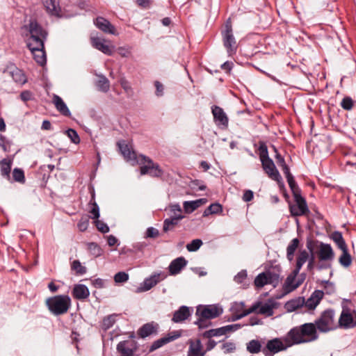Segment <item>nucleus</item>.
<instances>
[{"label":"nucleus","mask_w":356,"mask_h":356,"mask_svg":"<svg viewBox=\"0 0 356 356\" xmlns=\"http://www.w3.org/2000/svg\"><path fill=\"white\" fill-rule=\"evenodd\" d=\"M275 151L276 152L275 159H276V162H277V165L281 168L282 167H284V165H287L285 162L284 158L280 153L277 152L276 148H275Z\"/></svg>","instance_id":"e2e57ef3"},{"label":"nucleus","mask_w":356,"mask_h":356,"mask_svg":"<svg viewBox=\"0 0 356 356\" xmlns=\"http://www.w3.org/2000/svg\"><path fill=\"white\" fill-rule=\"evenodd\" d=\"M331 238L340 250L348 248L343 238L342 234L340 232H334L331 235Z\"/></svg>","instance_id":"58836bf2"},{"label":"nucleus","mask_w":356,"mask_h":356,"mask_svg":"<svg viewBox=\"0 0 356 356\" xmlns=\"http://www.w3.org/2000/svg\"><path fill=\"white\" fill-rule=\"evenodd\" d=\"M154 86L156 87V95L158 97H161L163 95L164 88L163 84L159 81H156L154 82Z\"/></svg>","instance_id":"774afa93"},{"label":"nucleus","mask_w":356,"mask_h":356,"mask_svg":"<svg viewBox=\"0 0 356 356\" xmlns=\"http://www.w3.org/2000/svg\"><path fill=\"white\" fill-rule=\"evenodd\" d=\"M287 180V182L289 184V186L292 191V193L293 195V197L296 196V195H301V191L300 189V188L298 186V185L296 184V181L294 179V177H291V178H289Z\"/></svg>","instance_id":"8fccbe9b"},{"label":"nucleus","mask_w":356,"mask_h":356,"mask_svg":"<svg viewBox=\"0 0 356 356\" xmlns=\"http://www.w3.org/2000/svg\"><path fill=\"white\" fill-rule=\"evenodd\" d=\"M0 147L4 152H9L10 151L11 142L4 136L0 135Z\"/></svg>","instance_id":"6e6d98bb"},{"label":"nucleus","mask_w":356,"mask_h":356,"mask_svg":"<svg viewBox=\"0 0 356 356\" xmlns=\"http://www.w3.org/2000/svg\"><path fill=\"white\" fill-rule=\"evenodd\" d=\"M207 202V198H200L193 201H185L183 204L184 209L186 213H191Z\"/></svg>","instance_id":"c756f323"},{"label":"nucleus","mask_w":356,"mask_h":356,"mask_svg":"<svg viewBox=\"0 0 356 356\" xmlns=\"http://www.w3.org/2000/svg\"><path fill=\"white\" fill-rule=\"evenodd\" d=\"M222 348L225 353H232L236 349V346L233 342H226L222 344Z\"/></svg>","instance_id":"0e129e2a"},{"label":"nucleus","mask_w":356,"mask_h":356,"mask_svg":"<svg viewBox=\"0 0 356 356\" xmlns=\"http://www.w3.org/2000/svg\"><path fill=\"white\" fill-rule=\"evenodd\" d=\"M304 302L305 299L303 298H298L288 301L286 303L285 307L288 311L293 312L302 307L304 305Z\"/></svg>","instance_id":"e433bc0d"},{"label":"nucleus","mask_w":356,"mask_h":356,"mask_svg":"<svg viewBox=\"0 0 356 356\" xmlns=\"http://www.w3.org/2000/svg\"><path fill=\"white\" fill-rule=\"evenodd\" d=\"M191 186L193 189L198 191H204L207 188L204 184L197 179L193 181Z\"/></svg>","instance_id":"69168bd1"},{"label":"nucleus","mask_w":356,"mask_h":356,"mask_svg":"<svg viewBox=\"0 0 356 356\" xmlns=\"http://www.w3.org/2000/svg\"><path fill=\"white\" fill-rule=\"evenodd\" d=\"M339 327L344 329H350L356 327V312H350L348 308L343 309L339 318Z\"/></svg>","instance_id":"ddd939ff"},{"label":"nucleus","mask_w":356,"mask_h":356,"mask_svg":"<svg viewBox=\"0 0 356 356\" xmlns=\"http://www.w3.org/2000/svg\"><path fill=\"white\" fill-rule=\"evenodd\" d=\"M247 280H248V274H247V271L245 270H242L240 272H238L237 273V275H236L234 276V280L236 283L243 285V288H245L246 286L248 285L247 283Z\"/></svg>","instance_id":"de8ad7c7"},{"label":"nucleus","mask_w":356,"mask_h":356,"mask_svg":"<svg viewBox=\"0 0 356 356\" xmlns=\"http://www.w3.org/2000/svg\"><path fill=\"white\" fill-rule=\"evenodd\" d=\"M53 102L55 104L56 109L64 116H70L71 113L67 108V105L61 97L55 95L53 97Z\"/></svg>","instance_id":"2f4dec72"},{"label":"nucleus","mask_w":356,"mask_h":356,"mask_svg":"<svg viewBox=\"0 0 356 356\" xmlns=\"http://www.w3.org/2000/svg\"><path fill=\"white\" fill-rule=\"evenodd\" d=\"M10 75L13 80L19 84H24L26 82V79L23 72L15 67L10 72Z\"/></svg>","instance_id":"4c0bfd02"},{"label":"nucleus","mask_w":356,"mask_h":356,"mask_svg":"<svg viewBox=\"0 0 356 356\" xmlns=\"http://www.w3.org/2000/svg\"><path fill=\"white\" fill-rule=\"evenodd\" d=\"M89 225V217L83 216L77 223V227L80 232H85Z\"/></svg>","instance_id":"864d4df0"},{"label":"nucleus","mask_w":356,"mask_h":356,"mask_svg":"<svg viewBox=\"0 0 356 356\" xmlns=\"http://www.w3.org/2000/svg\"><path fill=\"white\" fill-rule=\"evenodd\" d=\"M95 24L101 31L106 33H110L112 35H118L115 28L111 22L102 17H98L95 21Z\"/></svg>","instance_id":"b1692460"},{"label":"nucleus","mask_w":356,"mask_h":356,"mask_svg":"<svg viewBox=\"0 0 356 356\" xmlns=\"http://www.w3.org/2000/svg\"><path fill=\"white\" fill-rule=\"evenodd\" d=\"M341 250L342 254L340 256L339 261L341 266L344 267H348L351 265L352 259L350 254L348 252V248Z\"/></svg>","instance_id":"c03bdc74"},{"label":"nucleus","mask_w":356,"mask_h":356,"mask_svg":"<svg viewBox=\"0 0 356 356\" xmlns=\"http://www.w3.org/2000/svg\"><path fill=\"white\" fill-rule=\"evenodd\" d=\"M317 257L320 261L316 266L318 270L330 268L331 264L327 262L332 261L334 258V252L332 246L328 243L320 242Z\"/></svg>","instance_id":"6e6552de"},{"label":"nucleus","mask_w":356,"mask_h":356,"mask_svg":"<svg viewBox=\"0 0 356 356\" xmlns=\"http://www.w3.org/2000/svg\"><path fill=\"white\" fill-rule=\"evenodd\" d=\"M181 337V332L178 330L171 332L167 336L160 338L152 343L149 351L153 352L163 346L170 343Z\"/></svg>","instance_id":"6ab92c4d"},{"label":"nucleus","mask_w":356,"mask_h":356,"mask_svg":"<svg viewBox=\"0 0 356 356\" xmlns=\"http://www.w3.org/2000/svg\"><path fill=\"white\" fill-rule=\"evenodd\" d=\"M129 280V275L125 272H118L114 276V281L116 283H123Z\"/></svg>","instance_id":"4d7b16f0"},{"label":"nucleus","mask_w":356,"mask_h":356,"mask_svg":"<svg viewBox=\"0 0 356 356\" xmlns=\"http://www.w3.org/2000/svg\"><path fill=\"white\" fill-rule=\"evenodd\" d=\"M10 182H18L24 184L26 182L24 171L22 168H15L12 172Z\"/></svg>","instance_id":"f704fd0d"},{"label":"nucleus","mask_w":356,"mask_h":356,"mask_svg":"<svg viewBox=\"0 0 356 356\" xmlns=\"http://www.w3.org/2000/svg\"><path fill=\"white\" fill-rule=\"evenodd\" d=\"M281 269L278 266L272 267L265 272L259 273L254 279L256 288H262L266 284L276 287L280 283Z\"/></svg>","instance_id":"423d86ee"},{"label":"nucleus","mask_w":356,"mask_h":356,"mask_svg":"<svg viewBox=\"0 0 356 356\" xmlns=\"http://www.w3.org/2000/svg\"><path fill=\"white\" fill-rule=\"evenodd\" d=\"M354 106V101L350 97H345L341 102V106L346 111H350Z\"/></svg>","instance_id":"5fc2aeb1"},{"label":"nucleus","mask_w":356,"mask_h":356,"mask_svg":"<svg viewBox=\"0 0 356 356\" xmlns=\"http://www.w3.org/2000/svg\"><path fill=\"white\" fill-rule=\"evenodd\" d=\"M119 149L127 161L137 162L141 165L140 170L141 175L148 174L152 177H159L163 174V170L159 164L154 163L153 161L144 155H140L137 159L136 152L133 150L131 145L124 140H120L118 143Z\"/></svg>","instance_id":"f03ea898"},{"label":"nucleus","mask_w":356,"mask_h":356,"mask_svg":"<svg viewBox=\"0 0 356 356\" xmlns=\"http://www.w3.org/2000/svg\"><path fill=\"white\" fill-rule=\"evenodd\" d=\"M191 316V311L190 310V308L187 306L183 305L174 312L172 321L175 323H182Z\"/></svg>","instance_id":"393cba45"},{"label":"nucleus","mask_w":356,"mask_h":356,"mask_svg":"<svg viewBox=\"0 0 356 356\" xmlns=\"http://www.w3.org/2000/svg\"><path fill=\"white\" fill-rule=\"evenodd\" d=\"M87 249L88 252L94 257L100 256L102 254V249L96 243H88L87 244Z\"/></svg>","instance_id":"09e8293b"},{"label":"nucleus","mask_w":356,"mask_h":356,"mask_svg":"<svg viewBox=\"0 0 356 356\" xmlns=\"http://www.w3.org/2000/svg\"><path fill=\"white\" fill-rule=\"evenodd\" d=\"M241 327L239 324L228 325L216 329H211L205 331L202 336L204 338L211 339L213 337H219L226 334L227 332L235 331Z\"/></svg>","instance_id":"a211bd4d"},{"label":"nucleus","mask_w":356,"mask_h":356,"mask_svg":"<svg viewBox=\"0 0 356 356\" xmlns=\"http://www.w3.org/2000/svg\"><path fill=\"white\" fill-rule=\"evenodd\" d=\"M222 211V205L219 203H213L207 207L204 213L203 216H207L210 214H218Z\"/></svg>","instance_id":"a18cd8bd"},{"label":"nucleus","mask_w":356,"mask_h":356,"mask_svg":"<svg viewBox=\"0 0 356 356\" xmlns=\"http://www.w3.org/2000/svg\"><path fill=\"white\" fill-rule=\"evenodd\" d=\"M254 305L258 307L257 310L254 312L257 314L266 315V316H270L273 314V307L272 305L268 303L261 304L258 302Z\"/></svg>","instance_id":"72a5a7b5"},{"label":"nucleus","mask_w":356,"mask_h":356,"mask_svg":"<svg viewBox=\"0 0 356 356\" xmlns=\"http://www.w3.org/2000/svg\"><path fill=\"white\" fill-rule=\"evenodd\" d=\"M31 35L27 46L31 51L35 62L41 66L47 63L44 42L47 37V32L36 20H31L29 26Z\"/></svg>","instance_id":"f257e3e1"},{"label":"nucleus","mask_w":356,"mask_h":356,"mask_svg":"<svg viewBox=\"0 0 356 356\" xmlns=\"http://www.w3.org/2000/svg\"><path fill=\"white\" fill-rule=\"evenodd\" d=\"M299 240L298 238H293L290 243L289 244L287 249H286V257L287 259L291 261L293 259L294 253L296 250V249L298 247L299 245Z\"/></svg>","instance_id":"ea45409f"},{"label":"nucleus","mask_w":356,"mask_h":356,"mask_svg":"<svg viewBox=\"0 0 356 356\" xmlns=\"http://www.w3.org/2000/svg\"><path fill=\"white\" fill-rule=\"evenodd\" d=\"M72 295L76 300H85L89 297L90 291L86 285L78 284L74 286Z\"/></svg>","instance_id":"c85d7f7f"},{"label":"nucleus","mask_w":356,"mask_h":356,"mask_svg":"<svg viewBox=\"0 0 356 356\" xmlns=\"http://www.w3.org/2000/svg\"><path fill=\"white\" fill-rule=\"evenodd\" d=\"M12 164L13 160L10 159H3L0 161L1 175L8 181H10L11 179L10 171Z\"/></svg>","instance_id":"7c9ffc66"},{"label":"nucleus","mask_w":356,"mask_h":356,"mask_svg":"<svg viewBox=\"0 0 356 356\" xmlns=\"http://www.w3.org/2000/svg\"><path fill=\"white\" fill-rule=\"evenodd\" d=\"M195 323L198 326L200 329L206 328L211 325V323L209 321L208 319L201 318L200 316H198V318L195 322Z\"/></svg>","instance_id":"052dcab7"},{"label":"nucleus","mask_w":356,"mask_h":356,"mask_svg":"<svg viewBox=\"0 0 356 356\" xmlns=\"http://www.w3.org/2000/svg\"><path fill=\"white\" fill-rule=\"evenodd\" d=\"M211 112L213 116V120L216 124L224 129L228 127L229 119L223 109L216 105L211 107Z\"/></svg>","instance_id":"2eb2a0df"},{"label":"nucleus","mask_w":356,"mask_h":356,"mask_svg":"<svg viewBox=\"0 0 356 356\" xmlns=\"http://www.w3.org/2000/svg\"><path fill=\"white\" fill-rule=\"evenodd\" d=\"M222 42L229 56L236 54L238 48L236 40L233 34L231 19L229 18L225 24V30L222 31Z\"/></svg>","instance_id":"1a4fd4ad"},{"label":"nucleus","mask_w":356,"mask_h":356,"mask_svg":"<svg viewBox=\"0 0 356 356\" xmlns=\"http://www.w3.org/2000/svg\"><path fill=\"white\" fill-rule=\"evenodd\" d=\"M96 220H97L95 221L96 227L99 232H101L102 233H104V234L109 232V227H108V225L106 224H105L102 221L98 220L97 219H96Z\"/></svg>","instance_id":"680f3d73"},{"label":"nucleus","mask_w":356,"mask_h":356,"mask_svg":"<svg viewBox=\"0 0 356 356\" xmlns=\"http://www.w3.org/2000/svg\"><path fill=\"white\" fill-rule=\"evenodd\" d=\"M314 324L317 330L321 332H327L336 328L334 311L328 309L323 312L318 318L315 321Z\"/></svg>","instance_id":"0eeeda50"},{"label":"nucleus","mask_w":356,"mask_h":356,"mask_svg":"<svg viewBox=\"0 0 356 356\" xmlns=\"http://www.w3.org/2000/svg\"><path fill=\"white\" fill-rule=\"evenodd\" d=\"M289 347L287 342L284 343L280 338H275L267 341L266 346L262 348V353L264 356H273Z\"/></svg>","instance_id":"9d476101"},{"label":"nucleus","mask_w":356,"mask_h":356,"mask_svg":"<svg viewBox=\"0 0 356 356\" xmlns=\"http://www.w3.org/2000/svg\"><path fill=\"white\" fill-rule=\"evenodd\" d=\"M323 296L324 293L323 291L316 290L312 293L311 296L305 301L304 304L309 309H314L320 303Z\"/></svg>","instance_id":"bb28decb"},{"label":"nucleus","mask_w":356,"mask_h":356,"mask_svg":"<svg viewBox=\"0 0 356 356\" xmlns=\"http://www.w3.org/2000/svg\"><path fill=\"white\" fill-rule=\"evenodd\" d=\"M117 316L118 314H115L105 316L102 320V328L106 331L112 327L116 322Z\"/></svg>","instance_id":"a19ab883"},{"label":"nucleus","mask_w":356,"mask_h":356,"mask_svg":"<svg viewBox=\"0 0 356 356\" xmlns=\"http://www.w3.org/2000/svg\"><path fill=\"white\" fill-rule=\"evenodd\" d=\"M116 349L120 356H133L136 346L134 341L125 340L119 342Z\"/></svg>","instance_id":"412c9836"},{"label":"nucleus","mask_w":356,"mask_h":356,"mask_svg":"<svg viewBox=\"0 0 356 356\" xmlns=\"http://www.w3.org/2000/svg\"><path fill=\"white\" fill-rule=\"evenodd\" d=\"M159 236V232L157 229L149 227L147 229L145 232V238H156Z\"/></svg>","instance_id":"bf43d9fd"},{"label":"nucleus","mask_w":356,"mask_h":356,"mask_svg":"<svg viewBox=\"0 0 356 356\" xmlns=\"http://www.w3.org/2000/svg\"><path fill=\"white\" fill-rule=\"evenodd\" d=\"M163 278L161 277L160 273H155L147 277L144 280L143 283L140 284V286L137 288L136 292L141 293L150 290L154 286H156L159 282H160Z\"/></svg>","instance_id":"aec40b11"},{"label":"nucleus","mask_w":356,"mask_h":356,"mask_svg":"<svg viewBox=\"0 0 356 356\" xmlns=\"http://www.w3.org/2000/svg\"><path fill=\"white\" fill-rule=\"evenodd\" d=\"M308 259H309V252L305 250H300L298 252V254L297 256L296 265L294 270L300 272L302 266L307 261Z\"/></svg>","instance_id":"c9c22d12"},{"label":"nucleus","mask_w":356,"mask_h":356,"mask_svg":"<svg viewBox=\"0 0 356 356\" xmlns=\"http://www.w3.org/2000/svg\"><path fill=\"white\" fill-rule=\"evenodd\" d=\"M244 307L245 304L243 302H235L232 306L231 309L233 314L232 321H237L248 316V314L256 311L258 307L257 305H252L250 308L248 309H245Z\"/></svg>","instance_id":"4468645a"},{"label":"nucleus","mask_w":356,"mask_h":356,"mask_svg":"<svg viewBox=\"0 0 356 356\" xmlns=\"http://www.w3.org/2000/svg\"><path fill=\"white\" fill-rule=\"evenodd\" d=\"M47 12L53 16H59L61 13L59 0H42Z\"/></svg>","instance_id":"a878e982"},{"label":"nucleus","mask_w":356,"mask_h":356,"mask_svg":"<svg viewBox=\"0 0 356 356\" xmlns=\"http://www.w3.org/2000/svg\"><path fill=\"white\" fill-rule=\"evenodd\" d=\"M66 132L73 143L79 144L80 143V138L74 129H69Z\"/></svg>","instance_id":"13d9d810"},{"label":"nucleus","mask_w":356,"mask_h":356,"mask_svg":"<svg viewBox=\"0 0 356 356\" xmlns=\"http://www.w3.org/2000/svg\"><path fill=\"white\" fill-rule=\"evenodd\" d=\"M222 313V309L216 305H210L200 306L197 308L196 315L208 320L218 317Z\"/></svg>","instance_id":"f8f14e48"},{"label":"nucleus","mask_w":356,"mask_h":356,"mask_svg":"<svg viewBox=\"0 0 356 356\" xmlns=\"http://www.w3.org/2000/svg\"><path fill=\"white\" fill-rule=\"evenodd\" d=\"M318 338V330L313 323H306L291 328L284 337V342L288 343V346L309 343Z\"/></svg>","instance_id":"7ed1b4c3"},{"label":"nucleus","mask_w":356,"mask_h":356,"mask_svg":"<svg viewBox=\"0 0 356 356\" xmlns=\"http://www.w3.org/2000/svg\"><path fill=\"white\" fill-rule=\"evenodd\" d=\"M90 40L92 47L95 49L108 56L113 54L114 47L111 45L109 40L99 37H92Z\"/></svg>","instance_id":"dca6fc26"},{"label":"nucleus","mask_w":356,"mask_h":356,"mask_svg":"<svg viewBox=\"0 0 356 356\" xmlns=\"http://www.w3.org/2000/svg\"><path fill=\"white\" fill-rule=\"evenodd\" d=\"M247 350L252 354L259 353L262 352L261 344L259 341L252 339L247 343Z\"/></svg>","instance_id":"37998d69"},{"label":"nucleus","mask_w":356,"mask_h":356,"mask_svg":"<svg viewBox=\"0 0 356 356\" xmlns=\"http://www.w3.org/2000/svg\"><path fill=\"white\" fill-rule=\"evenodd\" d=\"M202 241L201 239H194L186 245V249L189 252H195L201 247Z\"/></svg>","instance_id":"603ef678"},{"label":"nucleus","mask_w":356,"mask_h":356,"mask_svg":"<svg viewBox=\"0 0 356 356\" xmlns=\"http://www.w3.org/2000/svg\"><path fill=\"white\" fill-rule=\"evenodd\" d=\"M71 298L67 295H58L48 298L45 304L50 313L60 316L67 312L71 307Z\"/></svg>","instance_id":"39448f33"},{"label":"nucleus","mask_w":356,"mask_h":356,"mask_svg":"<svg viewBox=\"0 0 356 356\" xmlns=\"http://www.w3.org/2000/svg\"><path fill=\"white\" fill-rule=\"evenodd\" d=\"M186 264L187 261L183 257H180L172 260L168 267L170 275H175L179 274Z\"/></svg>","instance_id":"cd10ccee"},{"label":"nucleus","mask_w":356,"mask_h":356,"mask_svg":"<svg viewBox=\"0 0 356 356\" xmlns=\"http://www.w3.org/2000/svg\"><path fill=\"white\" fill-rule=\"evenodd\" d=\"M259 150V159L265 172L268 175L269 178L276 181L280 186L284 187L282 178L279 171L277 170L274 162L268 156L267 146L264 143L261 144Z\"/></svg>","instance_id":"20e7f679"},{"label":"nucleus","mask_w":356,"mask_h":356,"mask_svg":"<svg viewBox=\"0 0 356 356\" xmlns=\"http://www.w3.org/2000/svg\"><path fill=\"white\" fill-rule=\"evenodd\" d=\"M184 216L181 214L176 215L171 218H167L163 222V230L164 232H167L172 230L175 225L178 224L179 220H181Z\"/></svg>","instance_id":"473e14b6"},{"label":"nucleus","mask_w":356,"mask_h":356,"mask_svg":"<svg viewBox=\"0 0 356 356\" xmlns=\"http://www.w3.org/2000/svg\"><path fill=\"white\" fill-rule=\"evenodd\" d=\"M295 204H289V211L292 216H301L309 213L305 199L300 195L294 197Z\"/></svg>","instance_id":"9b49d317"},{"label":"nucleus","mask_w":356,"mask_h":356,"mask_svg":"<svg viewBox=\"0 0 356 356\" xmlns=\"http://www.w3.org/2000/svg\"><path fill=\"white\" fill-rule=\"evenodd\" d=\"M120 83L122 88L125 90L126 92H129L132 91V88L127 80L124 78H122L120 81Z\"/></svg>","instance_id":"338daca9"},{"label":"nucleus","mask_w":356,"mask_h":356,"mask_svg":"<svg viewBox=\"0 0 356 356\" xmlns=\"http://www.w3.org/2000/svg\"><path fill=\"white\" fill-rule=\"evenodd\" d=\"M71 270L75 271L76 275H82L86 273L87 268L79 260H74L71 264Z\"/></svg>","instance_id":"49530a36"},{"label":"nucleus","mask_w":356,"mask_h":356,"mask_svg":"<svg viewBox=\"0 0 356 356\" xmlns=\"http://www.w3.org/2000/svg\"><path fill=\"white\" fill-rule=\"evenodd\" d=\"M159 329L158 323L152 321L142 325L137 331L139 337L144 339L153 334H156Z\"/></svg>","instance_id":"5701e85b"},{"label":"nucleus","mask_w":356,"mask_h":356,"mask_svg":"<svg viewBox=\"0 0 356 356\" xmlns=\"http://www.w3.org/2000/svg\"><path fill=\"white\" fill-rule=\"evenodd\" d=\"M90 207L89 213L91 214L92 219H98L99 217V208L97 202H89Z\"/></svg>","instance_id":"3c124183"},{"label":"nucleus","mask_w":356,"mask_h":356,"mask_svg":"<svg viewBox=\"0 0 356 356\" xmlns=\"http://www.w3.org/2000/svg\"><path fill=\"white\" fill-rule=\"evenodd\" d=\"M98 78L96 83L97 87L99 90L104 92H108L110 89V82L108 79L104 75H99Z\"/></svg>","instance_id":"79ce46f5"},{"label":"nucleus","mask_w":356,"mask_h":356,"mask_svg":"<svg viewBox=\"0 0 356 356\" xmlns=\"http://www.w3.org/2000/svg\"><path fill=\"white\" fill-rule=\"evenodd\" d=\"M299 271L293 270L289 274L285 280L282 285V291L284 293H289L301 285V282H298L297 277L299 275Z\"/></svg>","instance_id":"f3484780"},{"label":"nucleus","mask_w":356,"mask_h":356,"mask_svg":"<svg viewBox=\"0 0 356 356\" xmlns=\"http://www.w3.org/2000/svg\"><path fill=\"white\" fill-rule=\"evenodd\" d=\"M187 356H204L206 351L200 339L189 340Z\"/></svg>","instance_id":"4be33fe9"}]
</instances>
